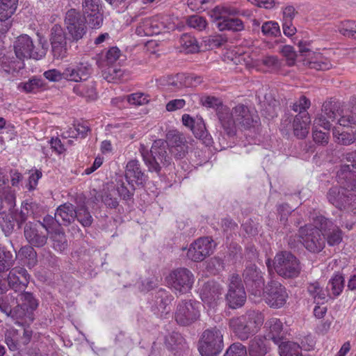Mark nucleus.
<instances>
[{
  "mask_svg": "<svg viewBox=\"0 0 356 356\" xmlns=\"http://www.w3.org/2000/svg\"><path fill=\"white\" fill-rule=\"evenodd\" d=\"M222 288L216 282L209 281L205 283L201 289L202 300L209 308L216 307L222 300Z\"/></svg>",
  "mask_w": 356,
  "mask_h": 356,
  "instance_id": "412c9836",
  "label": "nucleus"
},
{
  "mask_svg": "<svg viewBox=\"0 0 356 356\" xmlns=\"http://www.w3.org/2000/svg\"><path fill=\"white\" fill-rule=\"evenodd\" d=\"M226 300L229 306L236 309L243 306L246 300V293L238 275H233L230 279Z\"/></svg>",
  "mask_w": 356,
  "mask_h": 356,
  "instance_id": "f3484780",
  "label": "nucleus"
},
{
  "mask_svg": "<svg viewBox=\"0 0 356 356\" xmlns=\"http://www.w3.org/2000/svg\"><path fill=\"white\" fill-rule=\"evenodd\" d=\"M127 101L130 104L140 106L147 104L149 99L145 94L137 92L129 95L127 97Z\"/></svg>",
  "mask_w": 356,
  "mask_h": 356,
  "instance_id": "bf43d9fd",
  "label": "nucleus"
},
{
  "mask_svg": "<svg viewBox=\"0 0 356 356\" xmlns=\"http://www.w3.org/2000/svg\"><path fill=\"white\" fill-rule=\"evenodd\" d=\"M29 214V210L27 207H22L19 213L15 215V220L18 225L19 227L27 220Z\"/></svg>",
  "mask_w": 356,
  "mask_h": 356,
  "instance_id": "338daca9",
  "label": "nucleus"
},
{
  "mask_svg": "<svg viewBox=\"0 0 356 356\" xmlns=\"http://www.w3.org/2000/svg\"><path fill=\"white\" fill-rule=\"evenodd\" d=\"M157 308L161 313L168 314L170 311V304L173 300V296L165 290L160 289L157 293Z\"/></svg>",
  "mask_w": 356,
  "mask_h": 356,
  "instance_id": "f704fd0d",
  "label": "nucleus"
},
{
  "mask_svg": "<svg viewBox=\"0 0 356 356\" xmlns=\"http://www.w3.org/2000/svg\"><path fill=\"white\" fill-rule=\"evenodd\" d=\"M339 31L344 36L356 39V22L353 21H345L339 26Z\"/></svg>",
  "mask_w": 356,
  "mask_h": 356,
  "instance_id": "09e8293b",
  "label": "nucleus"
},
{
  "mask_svg": "<svg viewBox=\"0 0 356 356\" xmlns=\"http://www.w3.org/2000/svg\"><path fill=\"white\" fill-rule=\"evenodd\" d=\"M165 344L168 348L179 350L184 348L186 341L181 334L173 332L165 338Z\"/></svg>",
  "mask_w": 356,
  "mask_h": 356,
  "instance_id": "a19ab883",
  "label": "nucleus"
},
{
  "mask_svg": "<svg viewBox=\"0 0 356 356\" xmlns=\"http://www.w3.org/2000/svg\"><path fill=\"white\" fill-rule=\"evenodd\" d=\"M266 325L269 328V333L264 336L268 340H272L275 343L279 344L281 342V332L282 331V323L278 318H273L269 320Z\"/></svg>",
  "mask_w": 356,
  "mask_h": 356,
  "instance_id": "7c9ffc66",
  "label": "nucleus"
},
{
  "mask_svg": "<svg viewBox=\"0 0 356 356\" xmlns=\"http://www.w3.org/2000/svg\"><path fill=\"white\" fill-rule=\"evenodd\" d=\"M188 79L184 74H177L168 77L166 84L170 90L177 91L188 86Z\"/></svg>",
  "mask_w": 356,
  "mask_h": 356,
  "instance_id": "e433bc0d",
  "label": "nucleus"
},
{
  "mask_svg": "<svg viewBox=\"0 0 356 356\" xmlns=\"http://www.w3.org/2000/svg\"><path fill=\"white\" fill-rule=\"evenodd\" d=\"M326 198L330 204L339 211L354 212L356 210V194L346 191L341 186L330 188Z\"/></svg>",
  "mask_w": 356,
  "mask_h": 356,
  "instance_id": "0eeeda50",
  "label": "nucleus"
},
{
  "mask_svg": "<svg viewBox=\"0 0 356 356\" xmlns=\"http://www.w3.org/2000/svg\"><path fill=\"white\" fill-rule=\"evenodd\" d=\"M128 186L125 185V183L122 181H119L117 183V191L120 197L123 200H130L134 195L135 191V186L132 183H128Z\"/></svg>",
  "mask_w": 356,
  "mask_h": 356,
  "instance_id": "c03bdc74",
  "label": "nucleus"
},
{
  "mask_svg": "<svg viewBox=\"0 0 356 356\" xmlns=\"http://www.w3.org/2000/svg\"><path fill=\"white\" fill-rule=\"evenodd\" d=\"M261 296L266 303L273 308L283 307L289 297L286 288L275 280H270L267 283L262 289Z\"/></svg>",
  "mask_w": 356,
  "mask_h": 356,
  "instance_id": "1a4fd4ad",
  "label": "nucleus"
},
{
  "mask_svg": "<svg viewBox=\"0 0 356 356\" xmlns=\"http://www.w3.org/2000/svg\"><path fill=\"white\" fill-rule=\"evenodd\" d=\"M310 106V101L305 96H302L298 101L293 104L291 108L295 112L300 113L302 111H307Z\"/></svg>",
  "mask_w": 356,
  "mask_h": 356,
  "instance_id": "680f3d73",
  "label": "nucleus"
},
{
  "mask_svg": "<svg viewBox=\"0 0 356 356\" xmlns=\"http://www.w3.org/2000/svg\"><path fill=\"white\" fill-rule=\"evenodd\" d=\"M273 266L276 273L285 278L296 277L301 271L299 260L287 251L276 254L273 260Z\"/></svg>",
  "mask_w": 356,
  "mask_h": 356,
  "instance_id": "423d86ee",
  "label": "nucleus"
},
{
  "mask_svg": "<svg viewBox=\"0 0 356 356\" xmlns=\"http://www.w3.org/2000/svg\"><path fill=\"white\" fill-rule=\"evenodd\" d=\"M82 10L84 14L102 10L101 0H82Z\"/></svg>",
  "mask_w": 356,
  "mask_h": 356,
  "instance_id": "864d4df0",
  "label": "nucleus"
},
{
  "mask_svg": "<svg viewBox=\"0 0 356 356\" xmlns=\"http://www.w3.org/2000/svg\"><path fill=\"white\" fill-rule=\"evenodd\" d=\"M29 280L30 275L23 267L12 268L8 274L9 287L15 293L24 292L28 286Z\"/></svg>",
  "mask_w": 356,
  "mask_h": 356,
  "instance_id": "aec40b11",
  "label": "nucleus"
},
{
  "mask_svg": "<svg viewBox=\"0 0 356 356\" xmlns=\"http://www.w3.org/2000/svg\"><path fill=\"white\" fill-rule=\"evenodd\" d=\"M307 292L315 301L325 300L327 296L326 293L318 282L309 283L307 286Z\"/></svg>",
  "mask_w": 356,
  "mask_h": 356,
  "instance_id": "a18cd8bd",
  "label": "nucleus"
},
{
  "mask_svg": "<svg viewBox=\"0 0 356 356\" xmlns=\"http://www.w3.org/2000/svg\"><path fill=\"white\" fill-rule=\"evenodd\" d=\"M122 75V72L120 69L115 67H108L107 71H105L103 74L104 79L108 82L114 81L115 79H120Z\"/></svg>",
  "mask_w": 356,
  "mask_h": 356,
  "instance_id": "e2e57ef3",
  "label": "nucleus"
},
{
  "mask_svg": "<svg viewBox=\"0 0 356 356\" xmlns=\"http://www.w3.org/2000/svg\"><path fill=\"white\" fill-rule=\"evenodd\" d=\"M124 177L128 183L143 186L148 179L145 173L141 170L139 161L136 159L131 160L127 163Z\"/></svg>",
  "mask_w": 356,
  "mask_h": 356,
  "instance_id": "5701e85b",
  "label": "nucleus"
},
{
  "mask_svg": "<svg viewBox=\"0 0 356 356\" xmlns=\"http://www.w3.org/2000/svg\"><path fill=\"white\" fill-rule=\"evenodd\" d=\"M86 17L75 9H70L66 13L65 24L73 40H79L86 34Z\"/></svg>",
  "mask_w": 356,
  "mask_h": 356,
  "instance_id": "f8f14e48",
  "label": "nucleus"
},
{
  "mask_svg": "<svg viewBox=\"0 0 356 356\" xmlns=\"http://www.w3.org/2000/svg\"><path fill=\"white\" fill-rule=\"evenodd\" d=\"M280 51L287 59L289 65H293L296 58L298 56H301L300 54L298 56L294 51L293 47L290 45H284L282 47Z\"/></svg>",
  "mask_w": 356,
  "mask_h": 356,
  "instance_id": "13d9d810",
  "label": "nucleus"
},
{
  "mask_svg": "<svg viewBox=\"0 0 356 356\" xmlns=\"http://www.w3.org/2000/svg\"><path fill=\"white\" fill-rule=\"evenodd\" d=\"M204 42L209 48L214 49L221 47L227 42V40L221 35H214L210 36Z\"/></svg>",
  "mask_w": 356,
  "mask_h": 356,
  "instance_id": "052dcab7",
  "label": "nucleus"
},
{
  "mask_svg": "<svg viewBox=\"0 0 356 356\" xmlns=\"http://www.w3.org/2000/svg\"><path fill=\"white\" fill-rule=\"evenodd\" d=\"M261 32L266 37H275L280 33V26L273 21L266 22L261 26Z\"/></svg>",
  "mask_w": 356,
  "mask_h": 356,
  "instance_id": "603ef678",
  "label": "nucleus"
},
{
  "mask_svg": "<svg viewBox=\"0 0 356 356\" xmlns=\"http://www.w3.org/2000/svg\"><path fill=\"white\" fill-rule=\"evenodd\" d=\"M15 259L11 251L0 245V273L10 270L15 264Z\"/></svg>",
  "mask_w": 356,
  "mask_h": 356,
  "instance_id": "473e14b6",
  "label": "nucleus"
},
{
  "mask_svg": "<svg viewBox=\"0 0 356 356\" xmlns=\"http://www.w3.org/2000/svg\"><path fill=\"white\" fill-rule=\"evenodd\" d=\"M300 56L305 57L304 65L316 70H327L331 68L332 63L320 53L313 52L305 48H300Z\"/></svg>",
  "mask_w": 356,
  "mask_h": 356,
  "instance_id": "4be33fe9",
  "label": "nucleus"
},
{
  "mask_svg": "<svg viewBox=\"0 0 356 356\" xmlns=\"http://www.w3.org/2000/svg\"><path fill=\"white\" fill-rule=\"evenodd\" d=\"M91 66L87 63H80L76 66H69L63 72V79L72 81L86 80L91 72Z\"/></svg>",
  "mask_w": 356,
  "mask_h": 356,
  "instance_id": "b1692460",
  "label": "nucleus"
},
{
  "mask_svg": "<svg viewBox=\"0 0 356 356\" xmlns=\"http://www.w3.org/2000/svg\"><path fill=\"white\" fill-rule=\"evenodd\" d=\"M223 356H247V349L241 343H234L226 350Z\"/></svg>",
  "mask_w": 356,
  "mask_h": 356,
  "instance_id": "6e6d98bb",
  "label": "nucleus"
},
{
  "mask_svg": "<svg viewBox=\"0 0 356 356\" xmlns=\"http://www.w3.org/2000/svg\"><path fill=\"white\" fill-rule=\"evenodd\" d=\"M187 24L190 27L199 31L204 29L207 25L206 19L199 15H192L187 19Z\"/></svg>",
  "mask_w": 356,
  "mask_h": 356,
  "instance_id": "4d7b16f0",
  "label": "nucleus"
},
{
  "mask_svg": "<svg viewBox=\"0 0 356 356\" xmlns=\"http://www.w3.org/2000/svg\"><path fill=\"white\" fill-rule=\"evenodd\" d=\"M183 49L187 53H195L199 51V46L196 39L191 35L183 34L179 40Z\"/></svg>",
  "mask_w": 356,
  "mask_h": 356,
  "instance_id": "79ce46f5",
  "label": "nucleus"
},
{
  "mask_svg": "<svg viewBox=\"0 0 356 356\" xmlns=\"http://www.w3.org/2000/svg\"><path fill=\"white\" fill-rule=\"evenodd\" d=\"M200 316L197 304L191 300H181L177 306L175 318L177 323L188 325L194 323Z\"/></svg>",
  "mask_w": 356,
  "mask_h": 356,
  "instance_id": "4468645a",
  "label": "nucleus"
},
{
  "mask_svg": "<svg viewBox=\"0 0 356 356\" xmlns=\"http://www.w3.org/2000/svg\"><path fill=\"white\" fill-rule=\"evenodd\" d=\"M86 19L88 25L92 29L99 28L103 23V13L102 11H97V13H86Z\"/></svg>",
  "mask_w": 356,
  "mask_h": 356,
  "instance_id": "5fc2aeb1",
  "label": "nucleus"
},
{
  "mask_svg": "<svg viewBox=\"0 0 356 356\" xmlns=\"http://www.w3.org/2000/svg\"><path fill=\"white\" fill-rule=\"evenodd\" d=\"M31 245H25L20 248L18 252V256L22 259L27 260V266L29 267L34 266L37 262V253Z\"/></svg>",
  "mask_w": 356,
  "mask_h": 356,
  "instance_id": "58836bf2",
  "label": "nucleus"
},
{
  "mask_svg": "<svg viewBox=\"0 0 356 356\" xmlns=\"http://www.w3.org/2000/svg\"><path fill=\"white\" fill-rule=\"evenodd\" d=\"M185 104L186 101L184 99H176L168 102L165 108L168 111L172 112L184 108Z\"/></svg>",
  "mask_w": 356,
  "mask_h": 356,
  "instance_id": "774afa93",
  "label": "nucleus"
},
{
  "mask_svg": "<svg viewBox=\"0 0 356 356\" xmlns=\"http://www.w3.org/2000/svg\"><path fill=\"white\" fill-rule=\"evenodd\" d=\"M243 278L250 294L255 298H261L264 287V273L255 264H250L243 270Z\"/></svg>",
  "mask_w": 356,
  "mask_h": 356,
  "instance_id": "9b49d317",
  "label": "nucleus"
},
{
  "mask_svg": "<svg viewBox=\"0 0 356 356\" xmlns=\"http://www.w3.org/2000/svg\"><path fill=\"white\" fill-rule=\"evenodd\" d=\"M56 217L60 219V225L68 226L75 220L76 208L70 203H65L57 208Z\"/></svg>",
  "mask_w": 356,
  "mask_h": 356,
  "instance_id": "bb28decb",
  "label": "nucleus"
},
{
  "mask_svg": "<svg viewBox=\"0 0 356 356\" xmlns=\"http://www.w3.org/2000/svg\"><path fill=\"white\" fill-rule=\"evenodd\" d=\"M310 122V116L307 111L298 113L293 121L294 135L298 138H305L309 134Z\"/></svg>",
  "mask_w": 356,
  "mask_h": 356,
  "instance_id": "a878e982",
  "label": "nucleus"
},
{
  "mask_svg": "<svg viewBox=\"0 0 356 356\" xmlns=\"http://www.w3.org/2000/svg\"><path fill=\"white\" fill-rule=\"evenodd\" d=\"M167 139L168 140V147H172L177 145H184V143H187L184 135L177 131H171L167 134Z\"/></svg>",
  "mask_w": 356,
  "mask_h": 356,
  "instance_id": "3c124183",
  "label": "nucleus"
},
{
  "mask_svg": "<svg viewBox=\"0 0 356 356\" xmlns=\"http://www.w3.org/2000/svg\"><path fill=\"white\" fill-rule=\"evenodd\" d=\"M13 47L15 54L19 60L41 59L45 56L47 49L43 44L41 48L35 47L31 38L26 34L18 36L14 42Z\"/></svg>",
  "mask_w": 356,
  "mask_h": 356,
  "instance_id": "6e6552de",
  "label": "nucleus"
},
{
  "mask_svg": "<svg viewBox=\"0 0 356 356\" xmlns=\"http://www.w3.org/2000/svg\"><path fill=\"white\" fill-rule=\"evenodd\" d=\"M15 302L17 306L24 310L33 311L38 307V301L35 299L33 294L29 292H21L15 298Z\"/></svg>",
  "mask_w": 356,
  "mask_h": 356,
  "instance_id": "c756f323",
  "label": "nucleus"
},
{
  "mask_svg": "<svg viewBox=\"0 0 356 356\" xmlns=\"http://www.w3.org/2000/svg\"><path fill=\"white\" fill-rule=\"evenodd\" d=\"M280 356H302L299 344L292 341L282 342L279 345Z\"/></svg>",
  "mask_w": 356,
  "mask_h": 356,
  "instance_id": "4c0bfd02",
  "label": "nucleus"
},
{
  "mask_svg": "<svg viewBox=\"0 0 356 356\" xmlns=\"http://www.w3.org/2000/svg\"><path fill=\"white\" fill-rule=\"evenodd\" d=\"M18 0H0V21L5 22L14 14Z\"/></svg>",
  "mask_w": 356,
  "mask_h": 356,
  "instance_id": "72a5a7b5",
  "label": "nucleus"
},
{
  "mask_svg": "<svg viewBox=\"0 0 356 356\" xmlns=\"http://www.w3.org/2000/svg\"><path fill=\"white\" fill-rule=\"evenodd\" d=\"M40 224L42 225L44 229L48 232V234L49 232H54L55 231L60 229L59 226H60V219L56 218V215L54 217L49 215L44 216L42 219V221H40Z\"/></svg>",
  "mask_w": 356,
  "mask_h": 356,
  "instance_id": "de8ad7c7",
  "label": "nucleus"
},
{
  "mask_svg": "<svg viewBox=\"0 0 356 356\" xmlns=\"http://www.w3.org/2000/svg\"><path fill=\"white\" fill-rule=\"evenodd\" d=\"M252 4L259 8L265 9H272L276 6L280 5V2L276 0H248Z\"/></svg>",
  "mask_w": 356,
  "mask_h": 356,
  "instance_id": "0e129e2a",
  "label": "nucleus"
},
{
  "mask_svg": "<svg viewBox=\"0 0 356 356\" xmlns=\"http://www.w3.org/2000/svg\"><path fill=\"white\" fill-rule=\"evenodd\" d=\"M314 223L321 228L323 236L330 246L337 245L342 241L343 232L341 229L330 219L323 216H318L314 218Z\"/></svg>",
  "mask_w": 356,
  "mask_h": 356,
  "instance_id": "ddd939ff",
  "label": "nucleus"
},
{
  "mask_svg": "<svg viewBox=\"0 0 356 356\" xmlns=\"http://www.w3.org/2000/svg\"><path fill=\"white\" fill-rule=\"evenodd\" d=\"M42 86V80L37 78H33L28 81L22 82L18 84L17 88L20 91L25 92H33Z\"/></svg>",
  "mask_w": 356,
  "mask_h": 356,
  "instance_id": "49530a36",
  "label": "nucleus"
},
{
  "mask_svg": "<svg viewBox=\"0 0 356 356\" xmlns=\"http://www.w3.org/2000/svg\"><path fill=\"white\" fill-rule=\"evenodd\" d=\"M264 321L261 312L250 310L241 316L230 318L229 327L238 339L245 341L259 332Z\"/></svg>",
  "mask_w": 356,
  "mask_h": 356,
  "instance_id": "f03ea898",
  "label": "nucleus"
},
{
  "mask_svg": "<svg viewBox=\"0 0 356 356\" xmlns=\"http://www.w3.org/2000/svg\"><path fill=\"white\" fill-rule=\"evenodd\" d=\"M344 282L345 280L341 273L334 274L326 286L327 296L332 298L338 297L343 291Z\"/></svg>",
  "mask_w": 356,
  "mask_h": 356,
  "instance_id": "cd10ccee",
  "label": "nucleus"
},
{
  "mask_svg": "<svg viewBox=\"0 0 356 356\" xmlns=\"http://www.w3.org/2000/svg\"><path fill=\"white\" fill-rule=\"evenodd\" d=\"M217 28L221 31L227 30L236 32L243 30L244 25L240 19L232 18L229 16L225 21L217 24Z\"/></svg>",
  "mask_w": 356,
  "mask_h": 356,
  "instance_id": "c9c22d12",
  "label": "nucleus"
},
{
  "mask_svg": "<svg viewBox=\"0 0 356 356\" xmlns=\"http://www.w3.org/2000/svg\"><path fill=\"white\" fill-rule=\"evenodd\" d=\"M217 115L221 127L230 136H235L238 129H250L258 119L254 111L242 104L236 105L232 110L227 106H221L218 110Z\"/></svg>",
  "mask_w": 356,
  "mask_h": 356,
  "instance_id": "f257e3e1",
  "label": "nucleus"
},
{
  "mask_svg": "<svg viewBox=\"0 0 356 356\" xmlns=\"http://www.w3.org/2000/svg\"><path fill=\"white\" fill-rule=\"evenodd\" d=\"M170 153L177 159L183 158L188 152L187 143H184V145H179L173 146L168 148Z\"/></svg>",
  "mask_w": 356,
  "mask_h": 356,
  "instance_id": "69168bd1",
  "label": "nucleus"
},
{
  "mask_svg": "<svg viewBox=\"0 0 356 356\" xmlns=\"http://www.w3.org/2000/svg\"><path fill=\"white\" fill-rule=\"evenodd\" d=\"M213 249L214 244L211 238H200L190 245L187 257L192 261H202L213 253Z\"/></svg>",
  "mask_w": 356,
  "mask_h": 356,
  "instance_id": "2eb2a0df",
  "label": "nucleus"
},
{
  "mask_svg": "<svg viewBox=\"0 0 356 356\" xmlns=\"http://www.w3.org/2000/svg\"><path fill=\"white\" fill-rule=\"evenodd\" d=\"M50 42L51 53L55 59H62L67 56V38L60 25L55 24L51 28Z\"/></svg>",
  "mask_w": 356,
  "mask_h": 356,
  "instance_id": "6ab92c4d",
  "label": "nucleus"
},
{
  "mask_svg": "<svg viewBox=\"0 0 356 356\" xmlns=\"http://www.w3.org/2000/svg\"><path fill=\"white\" fill-rule=\"evenodd\" d=\"M168 149L167 143L162 140H155L149 151L144 145H140L139 151L149 172L159 174L162 166L170 164L171 157L167 152Z\"/></svg>",
  "mask_w": 356,
  "mask_h": 356,
  "instance_id": "20e7f679",
  "label": "nucleus"
},
{
  "mask_svg": "<svg viewBox=\"0 0 356 356\" xmlns=\"http://www.w3.org/2000/svg\"><path fill=\"white\" fill-rule=\"evenodd\" d=\"M237 11L234 8L218 6L210 11V16L217 26V24L225 21L229 16L234 15Z\"/></svg>",
  "mask_w": 356,
  "mask_h": 356,
  "instance_id": "2f4dec72",
  "label": "nucleus"
},
{
  "mask_svg": "<svg viewBox=\"0 0 356 356\" xmlns=\"http://www.w3.org/2000/svg\"><path fill=\"white\" fill-rule=\"evenodd\" d=\"M296 236H290L288 244L291 248L297 247L298 242H300L308 251L312 253L320 252L325 245V237L323 236L321 228L315 224L305 225L300 227L298 233V241Z\"/></svg>",
  "mask_w": 356,
  "mask_h": 356,
  "instance_id": "7ed1b4c3",
  "label": "nucleus"
},
{
  "mask_svg": "<svg viewBox=\"0 0 356 356\" xmlns=\"http://www.w3.org/2000/svg\"><path fill=\"white\" fill-rule=\"evenodd\" d=\"M51 238L53 247L56 250L62 252L67 248V241L65 234L60 229L54 232Z\"/></svg>",
  "mask_w": 356,
  "mask_h": 356,
  "instance_id": "37998d69",
  "label": "nucleus"
},
{
  "mask_svg": "<svg viewBox=\"0 0 356 356\" xmlns=\"http://www.w3.org/2000/svg\"><path fill=\"white\" fill-rule=\"evenodd\" d=\"M75 219L84 227H90L93 222V218L85 205L77 207Z\"/></svg>",
  "mask_w": 356,
  "mask_h": 356,
  "instance_id": "ea45409f",
  "label": "nucleus"
},
{
  "mask_svg": "<svg viewBox=\"0 0 356 356\" xmlns=\"http://www.w3.org/2000/svg\"><path fill=\"white\" fill-rule=\"evenodd\" d=\"M224 347L222 330L216 327L205 330L198 342L202 356H218Z\"/></svg>",
  "mask_w": 356,
  "mask_h": 356,
  "instance_id": "39448f33",
  "label": "nucleus"
},
{
  "mask_svg": "<svg viewBox=\"0 0 356 356\" xmlns=\"http://www.w3.org/2000/svg\"><path fill=\"white\" fill-rule=\"evenodd\" d=\"M337 181L346 191L356 193V176L352 172L350 165H342L337 171Z\"/></svg>",
  "mask_w": 356,
  "mask_h": 356,
  "instance_id": "393cba45",
  "label": "nucleus"
},
{
  "mask_svg": "<svg viewBox=\"0 0 356 356\" xmlns=\"http://www.w3.org/2000/svg\"><path fill=\"white\" fill-rule=\"evenodd\" d=\"M24 234L28 243L35 248L43 247L47 243L49 235L48 232L40 224V221L26 223Z\"/></svg>",
  "mask_w": 356,
  "mask_h": 356,
  "instance_id": "dca6fc26",
  "label": "nucleus"
},
{
  "mask_svg": "<svg viewBox=\"0 0 356 356\" xmlns=\"http://www.w3.org/2000/svg\"><path fill=\"white\" fill-rule=\"evenodd\" d=\"M193 132L196 138L202 140L206 145H210L212 143L211 137L208 134L205 126L203 123L196 124V127L193 129Z\"/></svg>",
  "mask_w": 356,
  "mask_h": 356,
  "instance_id": "8fccbe9b",
  "label": "nucleus"
},
{
  "mask_svg": "<svg viewBox=\"0 0 356 356\" xmlns=\"http://www.w3.org/2000/svg\"><path fill=\"white\" fill-rule=\"evenodd\" d=\"M194 280V275L188 269L180 268L170 273L168 284L175 293L184 294L191 291Z\"/></svg>",
  "mask_w": 356,
  "mask_h": 356,
  "instance_id": "9d476101",
  "label": "nucleus"
},
{
  "mask_svg": "<svg viewBox=\"0 0 356 356\" xmlns=\"http://www.w3.org/2000/svg\"><path fill=\"white\" fill-rule=\"evenodd\" d=\"M342 113L341 103L325 102L323 104L321 114L315 119L314 122L318 126L329 130L332 126L331 122L334 121L337 117L341 115Z\"/></svg>",
  "mask_w": 356,
  "mask_h": 356,
  "instance_id": "a211bd4d",
  "label": "nucleus"
},
{
  "mask_svg": "<svg viewBox=\"0 0 356 356\" xmlns=\"http://www.w3.org/2000/svg\"><path fill=\"white\" fill-rule=\"evenodd\" d=\"M267 340L265 337L257 336L250 341L248 353L250 356H264L268 350Z\"/></svg>",
  "mask_w": 356,
  "mask_h": 356,
  "instance_id": "c85d7f7f",
  "label": "nucleus"
}]
</instances>
